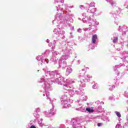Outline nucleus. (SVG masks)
I'll return each instance as SVG.
<instances>
[{
  "instance_id": "39448f33",
  "label": "nucleus",
  "mask_w": 128,
  "mask_h": 128,
  "mask_svg": "<svg viewBox=\"0 0 128 128\" xmlns=\"http://www.w3.org/2000/svg\"><path fill=\"white\" fill-rule=\"evenodd\" d=\"M30 128H36V126L32 125L30 126Z\"/></svg>"
},
{
  "instance_id": "f03ea898",
  "label": "nucleus",
  "mask_w": 128,
  "mask_h": 128,
  "mask_svg": "<svg viewBox=\"0 0 128 128\" xmlns=\"http://www.w3.org/2000/svg\"><path fill=\"white\" fill-rule=\"evenodd\" d=\"M86 110L88 112H94V110L92 109H90V108H86Z\"/></svg>"
},
{
  "instance_id": "7ed1b4c3",
  "label": "nucleus",
  "mask_w": 128,
  "mask_h": 128,
  "mask_svg": "<svg viewBox=\"0 0 128 128\" xmlns=\"http://www.w3.org/2000/svg\"><path fill=\"white\" fill-rule=\"evenodd\" d=\"M118 40V37L114 38V39L113 40L114 44H116Z\"/></svg>"
},
{
  "instance_id": "f257e3e1",
  "label": "nucleus",
  "mask_w": 128,
  "mask_h": 128,
  "mask_svg": "<svg viewBox=\"0 0 128 128\" xmlns=\"http://www.w3.org/2000/svg\"><path fill=\"white\" fill-rule=\"evenodd\" d=\"M96 40H98V35L94 34L92 36V44H96Z\"/></svg>"
},
{
  "instance_id": "423d86ee",
  "label": "nucleus",
  "mask_w": 128,
  "mask_h": 128,
  "mask_svg": "<svg viewBox=\"0 0 128 128\" xmlns=\"http://www.w3.org/2000/svg\"><path fill=\"white\" fill-rule=\"evenodd\" d=\"M102 126V123H98V126Z\"/></svg>"
},
{
  "instance_id": "20e7f679",
  "label": "nucleus",
  "mask_w": 128,
  "mask_h": 128,
  "mask_svg": "<svg viewBox=\"0 0 128 128\" xmlns=\"http://www.w3.org/2000/svg\"><path fill=\"white\" fill-rule=\"evenodd\" d=\"M116 114L118 116V118H120L122 116V115L120 114V113L118 112H115Z\"/></svg>"
}]
</instances>
